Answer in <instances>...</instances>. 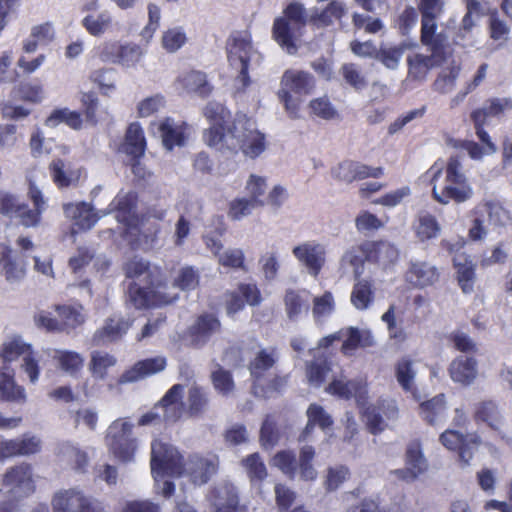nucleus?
Listing matches in <instances>:
<instances>
[{
  "label": "nucleus",
  "mask_w": 512,
  "mask_h": 512,
  "mask_svg": "<svg viewBox=\"0 0 512 512\" xmlns=\"http://www.w3.org/2000/svg\"><path fill=\"white\" fill-rule=\"evenodd\" d=\"M203 114L211 124L203 133V140L209 147L233 153L241 150L252 159L265 150L264 135L254 128L246 115H237L230 123V111L215 101L207 103Z\"/></svg>",
  "instance_id": "nucleus-1"
},
{
  "label": "nucleus",
  "mask_w": 512,
  "mask_h": 512,
  "mask_svg": "<svg viewBox=\"0 0 512 512\" xmlns=\"http://www.w3.org/2000/svg\"><path fill=\"white\" fill-rule=\"evenodd\" d=\"M227 59L230 67L237 72L235 86L244 91L251 83L249 71L262 62L261 54L253 47L246 33H233L227 40Z\"/></svg>",
  "instance_id": "nucleus-2"
},
{
  "label": "nucleus",
  "mask_w": 512,
  "mask_h": 512,
  "mask_svg": "<svg viewBox=\"0 0 512 512\" xmlns=\"http://www.w3.org/2000/svg\"><path fill=\"white\" fill-rule=\"evenodd\" d=\"M283 14V16L274 20L272 35L288 54H295L298 49L295 43L296 37L310 22V15L307 13L305 6L297 1L289 3Z\"/></svg>",
  "instance_id": "nucleus-3"
},
{
  "label": "nucleus",
  "mask_w": 512,
  "mask_h": 512,
  "mask_svg": "<svg viewBox=\"0 0 512 512\" xmlns=\"http://www.w3.org/2000/svg\"><path fill=\"white\" fill-rule=\"evenodd\" d=\"M151 473L156 482L165 475L181 476L183 459L178 450L170 444L154 440L151 444Z\"/></svg>",
  "instance_id": "nucleus-4"
},
{
  "label": "nucleus",
  "mask_w": 512,
  "mask_h": 512,
  "mask_svg": "<svg viewBox=\"0 0 512 512\" xmlns=\"http://www.w3.org/2000/svg\"><path fill=\"white\" fill-rule=\"evenodd\" d=\"M133 424L123 418L114 420L107 430L106 442L110 451L123 462L131 461L136 450L132 436Z\"/></svg>",
  "instance_id": "nucleus-5"
},
{
  "label": "nucleus",
  "mask_w": 512,
  "mask_h": 512,
  "mask_svg": "<svg viewBox=\"0 0 512 512\" xmlns=\"http://www.w3.org/2000/svg\"><path fill=\"white\" fill-rule=\"evenodd\" d=\"M3 486L7 498L13 501L27 497L34 492L32 468L29 464L22 463L7 470L3 478Z\"/></svg>",
  "instance_id": "nucleus-6"
},
{
  "label": "nucleus",
  "mask_w": 512,
  "mask_h": 512,
  "mask_svg": "<svg viewBox=\"0 0 512 512\" xmlns=\"http://www.w3.org/2000/svg\"><path fill=\"white\" fill-rule=\"evenodd\" d=\"M175 296L161 295L160 285H147L130 282L127 289V301L136 309L147 308L155 304H169Z\"/></svg>",
  "instance_id": "nucleus-7"
},
{
  "label": "nucleus",
  "mask_w": 512,
  "mask_h": 512,
  "mask_svg": "<svg viewBox=\"0 0 512 512\" xmlns=\"http://www.w3.org/2000/svg\"><path fill=\"white\" fill-rule=\"evenodd\" d=\"M52 506L55 512H100L98 505L76 489L57 492Z\"/></svg>",
  "instance_id": "nucleus-8"
},
{
  "label": "nucleus",
  "mask_w": 512,
  "mask_h": 512,
  "mask_svg": "<svg viewBox=\"0 0 512 512\" xmlns=\"http://www.w3.org/2000/svg\"><path fill=\"white\" fill-rule=\"evenodd\" d=\"M292 253L313 277L318 276L325 264V247L316 241H306L295 246Z\"/></svg>",
  "instance_id": "nucleus-9"
},
{
  "label": "nucleus",
  "mask_w": 512,
  "mask_h": 512,
  "mask_svg": "<svg viewBox=\"0 0 512 512\" xmlns=\"http://www.w3.org/2000/svg\"><path fill=\"white\" fill-rule=\"evenodd\" d=\"M331 173L338 181L350 184L353 181L363 180L368 177L379 178L383 175V168L371 167L360 162L346 160L334 167Z\"/></svg>",
  "instance_id": "nucleus-10"
},
{
  "label": "nucleus",
  "mask_w": 512,
  "mask_h": 512,
  "mask_svg": "<svg viewBox=\"0 0 512 512\" xmlns=\"http://www.w3.org/2000/svg\"><path fill=\"white\" fill-rule=\"evenodd\" d=\"M184 388L182 384H174L157 403L163 423L174 424L184 414Z\"/></svg>",
  "instance_id": "nucleus-11"
},
{
  "label": "nucleus",
  "mask_w": 512,
  "mask_h": 512,
  "mask_svg": "<svg viewBox=\"0 0 512 512\" xmlns=\"http://www.w3.org/2000/svg\"><path fill=\"white\" fill-rule=\"evenodd\" d=\"M28 195L34 208L31 209L22 202L13 218L18 219L20 224L27 228L37 227L40 224L41 215L46 209V201L41 190L32 182L29 183Z\"/></svg>",
  "instance_id": "nucleus-12"
},
{
  "label": "nucleus",
  "mask_w": 512,
  "mask_h": 512,
  "mask_svg": "<svg viewBox=\"0 0 512 512\" xmlns=\"http://www.w3.org/2000/svg\"><path fill=\"white\" fill-rule=\"evenodd\" d=\"M279 360V353L275 347L260 348L248 365L253 383H260L271 376L272 370Z\"/></svg>",
  "instance_id": "nucleus-13"
},
{
  "label": "nucleus",
  "mask_w": 512,
  "mask_h": 512,
  "mask_svg": "<svg viewBox=\"0 0 512 512\" xmlns=\"http://www.w3.org/2000/svg\"><path fill=\"white\" fill-rule=\"evenodd\" d=\"M217 468L218 458L216 456L193 455L183 465V473L185 472L194 484L203 485L216 473Z\"/></svg>",
  "instance_id": "nucleus-14"
},
{
  "label": "nucleus",
  "mask_w": 512,
  "mask_h": 512,
  "mask_svg": "<svg viewBox=\"0 0 512 512\" xmlns=\"http://www.w3.org/2000/svg\"><path fill=\"white\" fill-rule=\"evenodd\" d=\"M142 56V50L137 44H106L101 53L100 57L103 61L121 64L125 67L135 66Z\"/></svg>",
  "instance_id": "nucleus-15"
},
{
  "label": "nucleus",
  "mask_w": 512,
  "mask_h": 512,
  "mask_svg": "<svg viewBox=\"0 0 512 512\" xmlns=\"http://www.w3.org/2000/svg\"><path fill=\"white\" fill-rule=\"evenodd\" d=\"M261 302V294L255 284H240L238 289L226 294V310L233 315L244 308L245 303L256 306Z\"/></svg>",
  "instance_id": "nucleus-16"
},
{
  "label": "nucleus",
  "mask_w": 512,
  "mask_h": 512,
  "mask_svg": "<svg viewBox=\"0 0 512 512\" xmlns=\"http://www.w3.org/2000/svg\"><path fill=\"white\" fill-rule=\"evenodd\" d=\"M431 51V55L414 54L408 56V75L410 78L423 80L431 68L440 66L445 61L446 52L435 51V49H431Z\"/></svg>",
  "instance_id": "nucleus-17"
},
{
  "label": "nucleus",
  "mask_w": 512,
  "mask_h": 512,
  "mask_svg": "<svg viewBox=\"0 0 512 512\" xmlns=\"http://www.w3.org/2000/svg\"><path fill=\"white\" fill-rule=\"evenodd\" d=\"M433 198L440 204L447 205L451 201L457 204L464 203L472 199L474 190L468 180L459 181V183H445L441 191H438L436 185L432 189Z\"/></svg>",
  "instance_id": "nucleus-18"
},
{
  "label": "nucleus",
  "mask_w": 512,
  "mask_h": 512,
  "mask_svg": "<svg viewBox=\"0 0 512 512\" xmlns=\"http://www.w3.org/2000/svg\"><path fill=\"white\" fill-rule=\"evenodd\" d=\"M166 364V358L163 356H156L138 361L131 369L125 371L120 376L118 383L126 384L136 382L147 376L163 371Z\"/></svg>",
  "instance_id": "nucleus-19"
},
{
  "label": "nucleus",
  "mask_w": 512,
  "mask_h": 512,
  "mask_svg": "<svg viewBox=\"0 0 512 512\" xmlns=\"http://www.w3.org/2000/svg\"><path fill=\"white\" fill-rule=\"evenodd\" d=\"M220 328V321L213 314L200 315L189 328L191 343L196 347L204 346Z\"/></svg>",
  "instance_id": "nucleus-20"
},
{
  "label": "nucleus",
  "mask_w": 512,
  "mask_h": 512,
  "mask_svg": "<svg viewBox=\"0 0 512 512\" xmlns=\"http://www.w3.org/2000/svg\"><path fill=\"white\" fill-rule=\"evenodd\" d=\"M0 400L23 405L27 401L26 390L14 380V371L4 365L0 370Z\"/></svg>",
  "instance_id": "nucleus-21"
},
{
  "label": "nucleus",
  "mask_w": 512,
  "mask_h": 512,
  "mask_svg": "<svg viewBox=\"0 0 512 512\" xmlns=\"http://www.w3.org/2000/svg\"><path fill=\"white\" fill-rule=\"evenodd\" d=\"M315 87L312 74L301 70H286L281 78V89L297 95L310 94Z\"/></svg>",
  "instance_id": "nucleus-22"
},
{
  "label": "nucleus",
  "mask_w": 512,
  "mask_h": 512,
  "mask_svg": "<svg viewBox=\"0 0 512 512\" xmlns=\"http://www.w3.org/2000/svg\"><path fill=\"white\" fill-rule=\"evenodd\" d=\"M287 318L296 322L306 316L310 309V294L306 290H287L284 296Z\"/></svg>",
  "instance_id": "nucleus-23"
},
{
  "label": "nucleus",
  "mask_w": 512,
  "mask_h": 512,
  "mask_svg": "<svg viewBox=\"0 0 512 512\" xmlns=\"http://www.w3.org/2000/svg\"><path fill=\"white\" fill-rule=\"evenodd\" d=\"M0 266L7 282L13 284L25 277L24 265L19 261L17 253L8 245L0 243Z\"/></svg>",
  "instance_id": "nucleus-24"
},
{
  "label": "nucleus",
  "mask_w": 512,
  "mask_h": 512,
  "mask_svg": "<svg viewBox=\"0 0 512 512\" xmlns=\"http://www.w3.org/2000/svg\"><path fill=\"white\" fill-rule=\"evenodd\" d=\"M131 322L121 316H113L94 334L96 345H104L119 340L128 331Z\"/></svg>",
  "instance_id": "nucleus-25"
},
{
  "label": "nucleus",
  "mask_w": 512,
  "mask_h": 512,
  "mask_svg": "<svg viewBox=\"0 0 512 512\" xmlns=\"http://www.w3.org/2000/svg\"><path fill=\"white\" fill-rule=\"evenodd\" d=\"M215 512H242L236 487L230 483L217 486L212 492Z\"/></svg>",
  "instance_id": "nucleus-26"
},
{
  "label": "nucleus",
  "mask_w": 512,
  "mask_h": 512,
  "mask_svg": "<svg viewBox=\"0 0 512 512\" xmlns=\"http://www.w3.org/2000/svg\"><path fill=\"white\" fill-rule=\"evenodd\" d=\"M110 205L117 211V220L127 226L125 233L138 235L139 228L130 223L132 212L136 207V194L133 192L119 193Z\"/></svg>",
  "instance_id": "nucleus-27"
},
{
  "label": "nucleus",
  "mask_w": 512,
  "mask_h": 512,
  "mask_svg": "<svg viewBox=\"0 0 512 512\" xmlns=\"http://www.w3.org/2000/svg\"><path fill=\"white\" fill-rule=\"evenodd\" d=\"M343 332V344L341 351L348 355L357 348H367L375 345L372 332L368 329H359L357 327H347L340 329Z\"/></svg>",
  "instance_id": "nucleus-28"
},
{
  "label": "nucleus",
  "mask_w": 512,
  "mask_h": 512,
  "mask_svg": "<svg viewBox=\"0 0 512 512\" xmlns=\"http://www.w3.org/2000/svg\"><path fill=\"white\" fill-rule=\"evenodd\" d=\"M185 123H176L172 118H165L157 127L163 146L171 151L175 146H183L185 143Z\"/></svg>",
  "instance_id": "nucleus-29"
},
{
  "label": "nucleus",
  "mask_w": 512,
  "mask_h": 512,
  "mask_svg": "<svg viewBox=\"0 0 512 512\" xmlns=\"http://www.w3.org/2000/svg\"><path fill=\"white\" fill-rule=\"evenodd\" d=\"M439 276L438 269L425 261L412 262L407 272V280L419 288L433 285L438 281Z\"/></svg>",
  "instance_id": "nucleus-30"
},
{
  "label": "nucleus",
  "mask_w": 512,
  "mask_h": 512,
  "mask_svg": "<svg viewBox=\"0 0 512 512\" xmlns=\"http://www.w3.org/2000/svg\"><path fill=\"white\" fill-rule=\"evenodd\" d=\"M368 262L377 263L386 268L399 258L398 248L388 241H367Z\"/></svg>",
  "instance_id": "nucleus-31"
},
{
  "label": "nucleus",
  "mask_w": 512,
  "mask_h": 512,
  "mask_svg": "<svg viewBox=\"0 0 512 512\" xmlns=\"http://www.w3.org/2000/svg\"><path fill=\"white\" fill-rule=\"evenodd\" d=\"M64 214L67 218L75 221V225L81 230L91 229L99 217L93 212L91 205L80 203H66L63 205Z\"/></svg>",
  "instance_id": "nucleus-32"
},
{
  "label": "nucleus",
  "mask_w": 512,
  "mask_h": 512,
  "mask_svg": "<svg viewBox=\"0 0 512 512\" xmlns=\"http://www.w3.org/2000/svg\"><path fill=\"white\" fill-rule=\"evenodd\" d=\"M346 12L347 8L344 2L332 0L323 10L314 9L313 13L310 14V23L317 27H328L333 25L335 21L341 20Z\"/></svg>",
  "instance_id": "nucleus-33"
},
{
  "label": "nucleus",
  "mask_w": 512,
  "mask_h": 512,
  "mask_svg": "<svg viewBox=\"0 0 512 512\" xmlns=\"http://www.w3.org/2000/svg\"><path fill=\"white\" fill-rule=\"evenodd\" d=\"M125 275L131 282L154 285L155 271L150 267V263L143 258L133 257L124 266Z\"/></svg>",
  "instance_id": "nucleus-34"
},
{
  "label": "nucleus",
  "mask_w": 512,
  "mask_h": 512,
  "mask_svg": "<svg viewBox=\"0 0 512 512\" xmlns=\"http://www.w3.org/2000/svg\"><path fill=\"white\" fill-rule=\"evenodd\" d=\"M450 376L453 381L468 385L477 376V362L468 356H459L450 365Z\"/></svg>",
  "instance_id": "nucleus-35"
},
{
  "label": "nucleus",
  "mask_w": 512,
  "mask_h": 512,
  "mask_svg": "<svg viewBox=\"0 0 512 512\" xmlns=\"http://www.w3.org/2000/svg\"><path fill=\"white\" fill-rule=\"evenodd\" d=\"M367 241L360 245L347 249L341 257L340 265L343 269L351 268L354 276L358 279L364 272V263L368 261Z\"/></svg>",
  "instance_id": "nucleus-36"
},
{
  "label": "nucleus",
  "mask_w": 512,
  "mask_h": 512,
  "mask_svg": "<svg viewBox=\"0 0 512 512\" xmlns=\"http://www.w3.org/2000/svg\"><path fill=\"white\" fill-rule=\"evenodd\" d=\"M177 83L188 93H196L201 97L208 96L212 87L207 82L206 74L201 71L192 70L180 75Z\"/></svg>",
  "instance_id": "nucleus-37"
},
{
  "label": "nucleus",
  "mask_w": 512,
  "mask_h": 512,
  "mask_svg": "<svg viewBox=\"0 0 512 512\" xmlns=\"http://www.w3.org/2000/svg\"><path fill=\"white\" fill-rule=\"evenodd\" d=\"M145 148L146 141L141 126L138 123H131L126 131L123 151L133 159H139L144 155Z\"/></svg>",
  "instance_id": "nucleus-38"
},
{
  "label": "nucleus",
  "mask_w": 512,
  "mask_h": 512,
  "mask_svg": "<svg viewBox=\"0 0 512 512\" xmlns=\"http://www.w3.org/2000/svg\"><path fill=\"white\" fill-rule=\"evenodd\" d=\"M423 419L430 425H438L447 417V407L444 394H439L432 399L420 404Z\"/></svg>",
  "instance_id": "nucleus-39"
},
{
  "label": "nucleus",
  "mask_w": 512,
  "mask_h": 512,
  "mask_svg": "<svg viewBox=\"0 0 512 512\" xmlns=\"http://www.w3.org/2000/svg\"><path fill=\"white\" fill-rule=\"evenodd\" d=\"M306 415L308 418L307 424L301 433L299 440L305 441L308 435L313 431L315 426L320 427L323 431H326L333 424L331 416L324 410V408L318 404H310Z\"/></svg>",
  "instance_id": "nucleus-40"
},
{
  "label": "nucleus",
  "mask_w": 512,
  "mask_h": 512,
  "mask_svg": "<svg viewBox=\"0 0 512 512\" xmlns=\"http://www.w3.org/2000/svg\"><path fill=\"white\" fill-rule=\"evenodd\" d=\"M328 391L344 399L355 397L358 401L363 399L367 393L366 384L361 379L334 380L329 385Z\"/></svg>",
  "instance_id": "nucleus-41"
},
{
  "label": "nucleus",
  "mask_w": 512,
  "mask_h": 512,
  "mask_svg": "<svg viewBox=\"0 0 512 512\" xmlns=\"http://www.w3.org/2000/svg\"><path fill=\"white\" fill-rule=\"evenodd\" d=\"M438 18L421 19V41L424 45L430 46L435 51H445L446 37L443 34H436Z\"/></svg>",
  "instance_id": "nucleus-42"
},
{
  "label": "nucleus",
  "mask_w": 512,
  "mask_h": 512,
  "mask_svg": "<svg viewBox=\"0 0 512 512\" xmlns=\"http://www.w3.org/2000/svg\"><path fill=\"white\" fill-rule=\"evenodd\" d=\"M406 465L407 472L410 474L412 480L426 470L427 462L422 454L421 446L418 441L411 442L408 445L406 451Z\"/></svg>",
  "instance_id": "nucleus-43"
},
{
  "label": "nucleus",
  "mask_w": 512,
  "mask_h": 512,
  "mask_svg": "<svg viewBox=\"0 0 512 512\" xmlns=\"http://www.w3.org/2000/svg\"><path fill=\"white\" fill-rule=\"evenodd\" d=\"M475 421L486 423L491 429L499 431L502 425V417L498 407L492 401L480 403L474 414Z\"/></svg>",
  "instance_id": "nucleus-44"
},
{
  "label": "nucleus",
  "mask_w": 512,
  "mask_h": 512,
  "mask_svg": "<svg viewBox=\"0 0 512 512\" xmlns=\"http://www.w3.org/2000/svg\"><path fill=\"white\" fill-rule=\"evenodd\" d=\"M52 358L57 360L60 368L71 376H75L84 364V358L74 351L54 350Z\"/></svg>",
  "instance_id": "nucleus-45"
},
{
  "label": "nucleus",
  "mask_w": 512,
  "mask_h": 512,
  "mask_svg": "<svg viewBox=\"0 0 512 512\" xmlns=\"http://www.w3.org/2000/svg\"><path fill=\"white\" fill-rule=\"evenodd\" d=\"M286 378L271 373L266 380L260 383H253L252 392L256 397L270 398L280 393L286 386Z\"/></svg>",
  "instance_id": "nucleus-46"
},
{
  "label": "nucleus",
  "mask_w": 512,
  "mask_h": 512,
  "mask_svg": "<svg viewBox=\"0 0 512 512\" xmlns=\"http://www.w3.org/2000/svg\"><path fill=\"white\" fill-rule=\"evenodd\" d=\"M60 123H65L72 129H80L82 119L78 112L63 108L54 110L45 121L46 126L51 128L56 127Z\"/></svg>",
  "instance_id": "nucleus-47"
},
{
  "label": "nucleus",
  "mask_w": 512,
  "mask_h": 512,
  "mask_svg": "<svg viewBox=\"0 0 512 512\" xmlns=\"http://www.w3.org/2000/svg\"><path fill=\"white\" fill-rule=\"evenodd\" d=\"M209 404L208 391L198 385H193L188 392V412L191 416L203 414Z\"/></svg>",
  "instance_id": "nucleus-48"
},
{
  "label": "nucleus",
  "mask_w": 512,
  "mask_h": 512,
  "mask_svg": "<svg viewBox=\"0 0 512 512\" xmlns=\"http://www.w3.org/2000/svg\"><path fill=\"white\" fill-rule=\"evenodd\" d=\"M373 301L372 285L369 281L358 280L351 293V303L358 310H365Z\"/></svg>",
  "instance_id": "nucleus-49"
},
{
  "label": "nucleus",
  "mask_w": 512,
  "mask_h": 512,
  "mask_svg": "<svg viewBox=\"0 0 512 512\" xmlns=\"http://www.w3.org/2000/svg\"><path fill=\"white\" fill-rule=\"evenodd\" d=\"M415 364L414 361L403 358L396 365V379L405 391L414 389V380L417 374Z\"/></svg>",
  "instance_id": "nucleus-50"
},
{
  "label": "nucleus",
  "mask_w": 512,
  "mask_h": 512,
  "mask_svg": "<svg viewBox=\"0 0 512 512\" xmlns=\"http://www.w3.org/2000/svg\"><path fill=\"white\" fill-rule=\"evenodd\" d=\"M408 49L406 43H401L393 47H380L375 54V59L380 61L388 69L394 70L398 67L400 59L405 50Z\"/></svg>",
  "instance_id": "nucleus-51"
},
{
  "label": "nucleus",
  "mask_w": 512,
  "mask_h": 512,
  "mask_svg": "<svg viewBox=\"0 0 512 512\" xmlns=\"http://www.w3.org/2000/svg\"><path fill=\"white\" fill-rule=\"evenodd\" d=\"M478 206L483 207V214L488 215L489 223L495 227H503L510 220L509 212L495 200H488Z\"/></svg>",
  "instance_id": "nucleus-52"
},
{
  "label": "nucleus",
  "mask_w": 512,
  "mask_h": 512,
  "mask_svg": "<svg viewBox=\"0 0 512 512\" xmlns=\"http://www.w3.org/2000/svg\"><path fill=\"white\" fill-rule=\"evenodd\" d=\"M112 23L111 14L108 11H102L97 15H87L82 20L83 27L92 35L100 36L110 27Z\"/></svg>",
  "instance_id": "nucleus-53"
},
{
  "label": "nucleus",
  "mask_w": 512,
  "mask_h": 512,
  "mask_svg": "<svg viewBox=\"0 0 512 512\" xmlns=\"http://www.w3.org/2000/svg\"><path fill=\"white\" fill-rule=\"evenodd\" d=\"M335 309L334 297L326 291L323 295L313 298L312 315L316 323L329 317Z\"/></svg>",
  "instance_id": "nucleus-54"
},
{
  "label": "nucleus",
  "mask_w": 512,
  "mask_h": 512,
  "mask_svg": "<svg viewBox=\"0 0 512 512\" xmlns=\"http://www.w3.org/2000/svg\"><path fill=\"white\" fill-rule=\"evenodd\" d=\"M31 346L26 344L21 337H15L5 343H3L0 356L4 363L12 362L19 356H25L30 353Z\"/></svg>",
  "instance_id": "nucleus-55"
},
{
  "label": "nucleus",
  "mask_w": 512,
  "mask_h": 512,
  "mask_svg": "<svg viewBox=\"0 0 512 512\" xmlns=\"http://www.w3.org/2000/svg\"><path fill=\"white\" fill-rule=\"evenodd\" d=\"M242 463L252 483L261 482L267 477V469L259 453H252Z\"/></svg>",
  "instance_id": "nucleus-56"
},
{
  "label": "nucleus",
  "mask_w": 512,
  "mask_h": 512,
  "mask_svg": "<svg viewBox=\"0 0 512 512\" xmlns=\"http://www.w3.org/2000/svg\"><path fill=\"white\" fill-rule=\"evenodd\" d=\"M115 364L116 359L106 352L94 351L91 354L90 370L95 378L104 379L107 369Z\"/></svg>",
  "instance_id": "nucleus-57"
},
{
  "label": "nucleus",
  "mask_w": 512,
  "mask_h": 512,
  "mask_svg": "<svg viewBox=\"0 0 512 512\" xmlns=\"http://www.w3.org/2000/svg\"><path fill=\"white\" fill-rule=\"evenodd\" d=\"M482 210L483 207L478 205L471 210L474 218L471 220L468 236L472 241H482L488 235V228L485 226V215Z\"/></svg>",
  "instance_id": "nucleus-58"
},
{
  "label": "nucleus",
  "mask_w": 512,
  "mask_h": 512,
  "mask_svg": "<svg viewBox=\"0 0 512 512\" xmlns=\"http://www.w3.org/2000/svg\"><path fill=\"white\" fill-rule=\"evenodd\" d=\"M345 82L356 91H362L368 86V81L359 67L354 63H346L340 69Z\"/></svg>",
  "instance_id": "nucleus-59"
},
{
  "label": "nucleus",
  "mask_w": 512,
  "mask_h": 512,
  "mask_svg": "<svg viewBox=\"0 0 512 512\" xmlns=\"http://www.w3.org/2000/svg\"><path fill=\"white\" fill-rule=\"evenodd\" d=\"M187 42V36L182 27H174L163 33L162 46L169 52L178 51Z\"/></svg>",
  "instance_id": "nucleus-60"
},
{
  "label": "nucleus",
  "mask_w": 512,
  "mask_h": 512,
  "mask_svg": "<svg viewBox=\"0 0 512 512\" xmlns=\"http://www.w3.org/2000/svg\"><path fill=\"white\" fill-rule=\"evenodd\" d=\"M199 280L198 271L191 266H186L179 270L173 285L183 291H191L199 285Z\"/></svg>",
  "instance_id": "nucleus-61"
},
{
  "label": "nucleus",
  "mask_w": 512,
  "mask_h": 512,
  "mask_svg": "<svg viewBox=\"0 0 512 512\" xmlns=\"http://www.w3.org/2000/svg\"><path fill=\"white\" fill-rule=\"evenodd\" d=\"M330 370L329 363L325 358H318L307 366V377L309 383L320 387Z\"/></svg>",
  "instance_id": "nucleus-62"
},
{
  "label": "nucleus",
  "mask_w": 512,
  "mask_h": 512,
  "mask_svg": "<svg viewBox=\"0 0 512 512\" xmlns=\"http://www.w3.org/2000/svg\"><path fill=\"white\" fill-rule=\"evenodd\" d=\"M416 233L420 240H429L439 235L440 226L434 216L424 214L419 217Z\"/></svg>",
  "instance_id": "nucleus-63"
},
{
  "label": "nucleus",
  "mask_w": 512,
  "mask_h": 512,
  "mask_svg": "<svg viewBox=\"0 0 512 512\" xmlns=\"http://www.w3.org/2000/svg\"><path fill=\"white\" fill-rule=\"evenodd\" d=\"M59 452L69 462H73L75 464L74 468L78 471H82L88 463L86 452L70 442L61 444Z\"/></svg>",
  "instance_id": "nucleus-64"
}]
</instances>
